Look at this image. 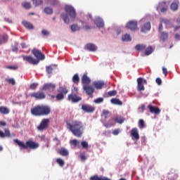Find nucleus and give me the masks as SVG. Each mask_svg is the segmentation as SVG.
Segmentation results:
<instances>
[{
	"label": "nucleus",
	"instance_id": "f257e3e1",
	"mask_svg": "<svg viewBox=\"0 0 180 180\" xmlns=\"http://www.w3.org/2000/svg\"><path fill=\"white\" fill-rule=\"evenodd\" d=\"M66 127L77 137H81L83 134L84 124L79 120H73L72 122H66Z\"/></svg>",
	"mask_w": 180,
	"mask_h": 180
},
{
	"label": "nucleus",
	"instance_id": "f03ea898",
	"mask_svg": "<svg viewBox=\"0 0 180 180\" xmlns=\"http://www.w3.org/2000/svg\"><path fill=\"white\" fill-rule=\"evenodd\" d=\"M32 53L37 58H34L32 56H22V59L30 64H39L40 60H44L46 58L45 54L41 50H39V49H32Z\"/></svg>",
	"mask_w": 180,
	"mask_h": 180
},
{
	"label": "nucleus",
	"instance_id": "7ed1b4c3",
	"mask_svg": "<svg viewBox=\"0 0 180 180\" xmlns=\"http://www.w3.org/2000/svg\"><path fill=\"white\" fill-rule=\"evenodd\" d=\"M56 84L52 82H47L44 84L42 86V91H37V92H32L31 96L35 98V99H45L46 95L44 91H54L56 89Z\"/></svg>",
	"mask_w": 180,
	"mask_h": 180
},
{
	"label": "nucleus",
	"instance_id": "20e7f679",
	"mask_svg": "<svg viewBox=\"0 0 180 180\" xmlns=\"http://www.w3.org/2000/svg\"><path fill=\"white\" fill-rule=\"evenodd\" d=\"M51 112V109L48 105H37L31 109V113L35 116H44L49 115Z\"/></svg>",
	"mask_w": 180,
	"mask_h": 180
},
{
	"label": "nucleus",
	"instance_id": "39448f33",
	"mask_svg": "<svg viewBox=\"0 0 180 180\" xmlns=\"http://www.w3.org/2000/svg\"><path fill=\"white\" fill-rule=\"evenodd\" d=\"M65 13H62L61 18L65 22V23H70V20L69 15L72 19H75L77 16L76 11L75 8H73V6H71L70 5H66V6H65Z\"/></svg>",
	"mask_w": 180,
	"mask_h": 180
},
{
	"label": "nucleus",
	"instance_id": "423d86ee",
	"mask_svg": "<svg viewBox=\"0 0 180 180\" xmlns=\"http://www.w3.org/2000/svg\"><path fill=\"white\" fill-rule=\"evenodd\" d=\"M14 142L19 146L20 148H31V150H36V148L39 147V143H38V142H34V141H27L25 143L22 141L14 139Z\"/></svg>",
	"mask_w": 180,
	"mask_h": 180
},
{
	"label": "nucleus",
	"instance_id": "0eeeda50",
	"mask_svg": "<svg viewBox=\"0 0 180 180\" xmlns=\"http://www.w3.org/2000/svg\"><path fill=\"white\" fill-rule=\"evenodd\" d=\"M68 92L69 89L68 88L65 86H60L56 95H52L51 98H56V101H63Z\"/></svg>",
	"mask_w": 180,
	"mask_h": 180
},
{
	"label": "nucleus",
	"instance_id": "6e6552de",
	"mask_svg": "<svg viewBox=\"0 0 180 180\" xmlns=\"http://www.w3.org/2000/svg\"><path fill=\"white\" fill-rule=\"evenodd\" d=\"M82 96H79V95H77V94H76L74 88L71 94H69L68 96V100L71 101V102H79V101H82Z\"/></svg>",
	"mask_w": 180,
	"mask_h": 180
},
{
	"label": "nucleus",
	"instance_id": "1a4fd4ad",
	"mask_svg": "<svg viewBox=\"0 0 180 180\" xmlns=\"http://www.w3.org/2000/svg\"><path fill=\"white\" fill-rule=\"evenodd\" d=\"M49 122H50V119L49 118H46V119H42L39 124L38 125V130H45V129H48L49 126Z\"/></svg>",
	"mask_w": 180,
	"mask_h": 180
},
{
	"label": "nucleus",
	"instance_id": "9d476101",
	"mask_svg": "<svg viewBox=\"0 0 180 180\" xmlns=\"http://www.w3.org/2000/svg\"><path fill=\"white\" fill-rule=\"evenodd\" d=\"M137 89L138 91H144L145 86L144 84H148L147 79H145L142 77L137 78Z\"/></svg>",
	"mask_w": 180,
	"mask_h": 180
},
{
	"label": "nucleus",
	"instance_id": "9b49d317",
	"mask_svg": "<svg viewBox=\"0 0 180 180\" xmlns=\"http://www.w3.org/2000/svg\"><path fill=\"white\" fill-rule=\"evenodd\" d=\"M83 89L86 92L87 95H89L91 98H93L94 92L95 91L94 86L88 84L87 85H83Z\"/></svg>",
	"mask_w": 180,
	"mask_h": 180
},
{
	"label": "nucleus",
	"instance_id": "f8f14e48",
	"mask_svg": "<svg viewBox=\"0 0 180 180\" xmlns=\"http://www.w3.org/2000/svg\"><path fill=\"white\" fill-rule=\"evenodd\" d=\"M127 29H130V30H136L138 27V23L135 20H129L128 23H127Z\"/></svg>",
	"mask_w": 180,
	"mask_h": 180
},
{
	"label": "nucleus",
	"instance_id": "ddd939ff",
	"mask_svg": "<svg viewBox=\"0 0 180 180\" xmlns=\"http://www.w3.org/2000/svg\"><path fill=\"white\" fill-rule=\"evenodd\" d=\"M98 47L94 43H87L84 46V50H88V51H96Z\"/></svg>",
	"mask_w": 180,
	"mask_h": 180
},
{
	"label": "nucleus",
	"instance_id": "4468645a",
	"mask_svg": "<svg viewBox=\"0 0 180 180\" xmlns=\"http://www.w3.org/2000/svg\"><path fill=\"white\" fill-rule=\"evenodd\" d=\"M167 9H168V6L167 5V2H165V1L160 2V4L157 7V10L158 11L160 10V11L162 13L167 12Z\"/></svg>",
	"mask_w": 180,
	"mask_h": 180
},
{
	"label": "nucleus",
	"instance_id": "2eb2a0df",
	"mask_svg": "<svg viewBox=\"0 0 180 180\" xmlns=\"http://www.w3.org/2000/svg\"><path fill=\"white\" fill-rule=\"evenodd\" d=\"M148 108L151 113L158 115L161 112V109L158 106H153V105H148Z\"/></svg>",
	"mask_w": 180,
	"mask_h": 180
},
{
	"label": "nucleus",
	"instance_id": "dca6fc26",
	"mask_svg": "<svg viewBox=\"0 0 180 180\" xmlns=\"http://www.w3.org/2000/svg\"><path fill=\"white\" fill-rule=\"evenodd\" d=\"M110 114V115H109V116H110V119H109V120H108L107 122H103V125L105 127H112V126H115V118L113 119V117H112L111 113Z\"/></svg>",
	"mask_w": 180,
	"mask_h": 180
},
{
	"label": "nucleus",
	"instance_id": "f3484780",
	"mask_svg": "<svg viewBox=\"0 0 180 180\" xmlns=\"http://www.w3.org/2000/svg\"><path fill=\"white\" fill-rule=\"evenodd\" d=\"M82 109L84 112H94L95 106H92V105L84 104L82 105Z\"/></svg>",
	"mask_w": 180,
	"mask_h": 180
},
{
	"label": "nucleus",
	"instance_id": "a211bd4d",
	"mask_svg": "<svg viewBox=\"0 0 180 180\" xmlns=\"http://www.w3.org/2000/svg\"><path fill=\"white\" fill-rule=\"evenodd\" d=\"M131 136L132 139H135V140H139V139H140L137 128H132L131 130Z\"/></svg>",
	"mask_w": 180,
	"mask_h": 180
},
{
	"label": "nucleus",
	"instance_id": "6ab92c4d",
	"mask_svg": "<svg viewBox=\"0 0 180 180\" xmlns=\"http://www.w3.org/2000/svg\"><path fill=\"white\" fill-rule=\"evenodd\" d=\"M82 82L84 84V85H88L89 84H91V78L88 77L87 74H84L82 77Z\"/></svg>",
	"mask_w": 180,
	"mask_h": 180
},
{
	"label": "nucleus",
	"instance_id": "aec40b11",
	"mask_svg": "<svg viewBox=\"0 0 180 180\" xmlns=\"http://www.w3.org/2000/svg\"><path fill=\"white\" fill-rule=\"evenodd\" d=\"M94 23L98 27H103L105 23L101 18H96L94 19Z\"/></svg>",
	"mask_w": 180,
	"mask_h": 180
},
{
	"label": "nucleus",
	"instance_id": "412c9836",
	"mask_svg": "<svg viewBox=\"0 0 180 180\" xmlns=\"http://www.w3.org/2000/svg\"><path fill=\"white\" fill-rule=\"evenodd\" d=\"M93 85L97 89H101L105 85V82L103 81H94V82L93 83Z\"/></svg>",
	"mask_w": 180,
	"mask_h": 180
},
{
	"label": "nucleus",
	"instance_id": "4be33fe9",
	"mask_svg": "<svg viewBox=\"0 0 180 180\" xmlns=\"http://www.w3.org/2000/svg\"><path fill=\"white\" fill-rule=\"evenodd\" d=\"M151 29V23L150 22H147L144 23L143 26H141V32H146V30H150Z\"/></svg>",
	"mask_w": 180,
	"mask_h": 180
},
{
	"label": "nucleus",
	"instance_id": "5701e85b",
	"mask_svg": "<svg viewBox=\"0 0 180 180\" xmlns=\"http://www.w3.org/2000/svg\"><path fill=\"white\" fill-rule=\"evenodd\" d=\"M11 135L9 129H4V132L0 129V137L2 139H4V137H11Z\"/></svg>",
	"mask_w": 180,
	"mask_h": 180
},
{
	"label": "nucleus",
	"instance_id": "b1692460",
	"mask_svg": "<svg viewBox=\"0 0 180 180\" xmlns=\"http://www.w3.org/2000/svg\"><path fill=\"white\" fill-rule=\"evenodd\" d=\"M22 24L26 29H29V30L34 29V26L32 23H30V22H28L27 20H22Z\"/></svg>",
	"mask_w": 180,
	"mask_h": 180
},
{
	"label": "nucleus",
	"instance_id": "393cba45",
	"mask_svg": "<svg viewBox=\"0 0 180 180\" xmlns=\"http://www.w3.org/2000/svg\"><path fill=\"white\" fill-rule=\"evenodd\" d=\"M169 37V33L167 32H161L160 33V40L162 41H165V40H167Z\"/></svg>",
	"mask_w": 180,
	"mask_h": 180
},
{
	"label": "nucleus",
	"instance_id": "a878e982",
	"mask_svg": "<svg viewBox=\"0 0 180 180\" xmlns=\"http://www.w3.org/2000/svg\"><path fill=\"white\" fill-rule=\"evenodd\" d=\"M90 180H111L108 177L99 176H91Z\"/></svg>",
	"mask_w": 180,
	"mask_h": 180
},
{
	"label": "nucleus",
	"instance_id": "bb28decb",
	"mask_svg": "<svg viewBox=\"0 0 180 180\" xmlns=\"http://www.w3.org/2000/svg\"><path fill=\"white\" fill-rule=\"evenodd\" d=\"M110 102L115 105H122V101L119 98H112Z\"/></svg>",
	"mask_w": 180,
	"mask_h": 180
},
{
	"label": "nucleus",
	"instance_id": "cd10ccee",
	"mask_svg": "<svg viewBox=\"0 0 180 180\" xmlns=\"http://www.w3.org/2000/svg\"><path fill=\"white\" fill-rule=\"evenodd\" d=\"M72 82H74V84H78L79 81H80V77L79 75V74H75L72 78Z\"/></svg>",
	"mask_w": 180,
	"mask_h": 180
},
{
	"label": "nucleus",
	"instance_id": "c85d7f7f",
	"mask_svg": "<svg viewBox=\"0 0 180 180\" xmlns=\"http://www.w3.org/2000/svg\"><path fill=\"white\" fill-rule=\"evenodd\" d=\"M124 120H125L124 117H121L120 116H115L114 117L115 124L116 122L123 123Z\"/></svg>",
	"mask_w": 180,
	"mask_h": 180
},
{
	"label": "nucleus",
	"instance_id": "c756f323",
	"mask_svg": "<svg viewBox=\"0 0 180 180\" xmlns=\"http://www.w3.org/2000/svg\"><path fill=\"white\" fill-rule=\"evenodd\" d=\"M0 112L4 115L9 113L10 110L6 106H0Z\"/></svg>",
	"mask_w": 180,
	"mask_h": 180
},
{
	"label": "nucleus",
	"instance_id": "7c9ffc66",
	"mask_svg": "<svg viewBox=\"0 0 180 180\" xmlns=\"http://www.w3.org/2000/svg\"><path fill=\"white\" fill-rule=\"evenodd\" d=\"M103 115H104L105 117L104 122H108V117H109L110 112H109V110H107L106 109H104L103 110Z\"/></svg>",
	"mask_w": 180,
	"mask_h": 180
},
{
	"label": "nucleus",
	"instance_id": "2f4dec72",
	"mask_svg": "<svg viewBox=\"0 0 180 180\" xmlns=\"http://www.w3.org/2000/svg\"><path fill=\"white\" fill-rule=\"evenodd\" d=\"M58 153L60 154V155H68L69 154L68 150H67L65 148H61L60 150H58Z\"/></svg>",
	"mask_w": 180,
	"mask_h": 180
},
{
	"label": "nucleus",
	"instance_id": "473e14b6",
	"mask_svg": "<svg viewBox=\"0 0 180 180\" xmlns=\"http://www.w3.org/2000/svg\"><path fill=\"white\" fill-rule=\"evenodd\" d=\"M122 40L123 41H131V37L130 34H126L122 36Z\"/></svg>",
	"mask_w": 180,
	"mask_h": 180
},
{
	"label": "nucleus",
	"instance_id": "72a5a7b5",
	"mask_svg": "<svg viewBox=\"0 0 180 180\" xmlns=\"http://www.w3.org/2000/svg\"><path fill=\"white\" fill-rule=\"evenodd\" d=\"M44 12L48 15H51L53 12V8H50L49 6H46V8H44Z\"/></svg>",
	"mask_w": 180,
	"mask_h": 180
},
{
	"label": "nucleus",
	"instance_id": "f704fd0d",
	"mask_svg": "<svg viewBox=\"0 0 180 180\" xmlns=\"http://www.w3.org/2000/svg\"><path fill=\"white\" fill-rule=\"evenodd\" d=\"M146 46L145 44H136V50H138L139 51H141L142 50H145Z\"/></svg>",
	"mask_w": 180,
	"mask_h": 180
},
{
	"label": "nucleus",
	"instance_id": "c9c22d12",
	"mask_svg": "<svg viewBox=\"0 0 180 180\" xmlns=\"http://www.w3.org/2000/svg\"><path fill=\"white\" fill-rule=\"evenodd\" d=\"M153 49L151 46H149L145 51V54L146 56H149L150 54H151V53H153Z\"/></svg>",
	"mask_w": 180,
	"mask_h": 180
},
{
	"label": "nucleus",
	"instance_id": "e433bc0d",
	"mask_svg": "<svg viewBox=\"0 0 180 180\" xmlns=\"http://www.w3.org/2000/svg\"><path fill=\"white\" fill-rule=\"evenodd\" d=\"M172 11H177L179 8V4L177 2H173L170 6Z\"/></svg>",
	"mask_w": 180,
	"mask_h": 180
},
{
	"label": "nucleus",
	"instance_id": "4c0bfd02",
	"mask_svg": "<svg viewBox=\"0 0 180 180\" xmlns=\"http://www.w3.org/2000/svg\"><path fill=\"white\" fill-rule=\"evenodd\" d=\"M81 27L79 25H71V30L72 32H77V30H80Z\"/></svg>",
	"mask_w": 180,
	"mask_h": 180
},
{
	"label": "nucleus",
	"instance_id": "58836bf2",
	"mask_svg": "<svg viewBox=\"0 0 180 180\" xmlns=\"http://www.w3.org/2000/svg\"><path fill=\"white\" fill-rule=\"evenodd\" d=\"M5 80L9 84H11V85H15L16 83L14 78H6Z\"/></svg>",
	"mask_w": 180,
	"mask_h": 180
},
{
	"label": "nucleus",
	"instance_id": "ea45409f",
	"mask_svg": "<svg viewBox=\"0 0 180 180\" xmlns=\"http://www.w3.org/2000/svg\"><path fill=\"white\" fill-rule=\"evenodd\" d=\"M22 6L25 8V9H30V8H32V5L30 4V2H23L22 4Z\"/></svg>",
	"mask_w": 180,
	"mask_h": 180
},
{
	"label": "nucleus",
	"instance_id": "a19ab883",
	"mask_svg": "<svg viewBox=\"0 0 180 180\" xmlns=\"http://www.w3.org/2000/svg\"><path fill=\"white\" fill-rule=\"evenodd\" d=\"M139 126L140 129H143V127H145L146 124L143 119H139Z\"/></svg>",
	"mask_w": 180,
	"mask_h": 180
},
{
	"label": "nucleus",
	"instance_id": "79ce46f5",
	"mask_svg": "<svg viewBox=\"0 0 180 180\" xmlns=\"http://www.w3.org/2000/svg\"><path fill=\"white\" fill-rule=\"evenodd\" d=\"M117 91L116 89H113L112 91H108V96H115L117 95Z\"/></svg>",
	"mask_w": 180,
	"mask_h": 180
},
{
	"label": "nucleus",
	"instance_id": "37998d69",
	"mask_svg": "<svg viewBox=\"0 0 180 180\" xmlns=\"http://www.w3.org/2000/svg\"><path fill=\"white\" fill-rule=\"evenodd\" d=\"M53 70V68L52 65H46V71L48 74H51Z\"/></svg>",
	"mask_w": 180,
	"mask_h": 180
},
{
	"label": "nucleus",
	"instance_id": "c03bdc74",
	"mask_svg": "<svg viewBox=\"0 0 180 180\" xmlns=\"http://www.w3.org/2000/svg\"><path fill=\"white\" fill-rule=\"evenodd\" d=\"M82 27L84 29H85V30H89V29H91V26H89L88 23L84 22H82Z\"/></svg>",
	"mask_w": 180,
	"mask_h": 180
},
{
	"label": "nucleus",
	"instance_id": "a18cd8bd",
	"mask_svg": "<svg viewBox=\"0 0 180 180\" xmlns=\"http://www.w3.org/2000/svg\"><path fill=\"white\" fill-rule=\"evenodd\" d=\"M56 162L61 167H63L65 165L64 160L63 159H56Z\"/></svg>",
	"mask_w": 180,
	"mask_h": 180
},
{
	"label": "nucleus",
	"instance_id": "49530a36",
	"mask_svg": "<svg viewBox=\"0 0 180 180\" xmlns=\"http://www.w3.org/2000/svg\"><path fill=\"white\" fill-rule=\"evenodd\" d=\"M6 68L8 70H18V65H6Z\"/></svg>",
	"mask_w": 180,
	"mask_h": 180
},
{
	"label": "nucleus",
	"instance_id": "de8ad7c7",
	"mask_svg": "<svg viewBox=\"0 0 180 180\" xmlns=\"http://www.w3.org/2000/svg\"><path fill=\"white\" fill-rule=\"evenodd\" d=\"M70 143L72 144V146H75V147H77L78 146L79 142L77 139H72V141H70Z\"/></svg>",
	"mask_w": 180,
	"mask_h": 180
},
{
	"label": "nucleus",
	"instance_id": "09e8293b",
	"mask_svg": "<svg viewBox=\"0 0 180 180\" xmlns=\"http://www.w3.org/2000/svg\"><path fill=\"white\" fill-rule=\"evenodd\" d=\"M160 22H163L165 25H169L171 23L169 19H165L164 18H160Z\"/></svg>",
	"mask_w": 180,
	"mask_h": 180
},
{
	"label": "nucleus",
	"instance_id": "8fccbe9b",
	"mask_svg": "<svg viewBox=\"0 0 180 180\" xmlns=\"http://www.w3.org/2000/svg\"><path fill=\"white\" fill-rule=\"evenodd\" d=\"M81 144L83 148H88L89 147L88 142H86V141H82Z\"/></svg>",
	"mask_w": 180,
	"mask_h": 180
},
{
	"label": "nucleus",
	"instance_id": "3c124183",
	"mask_svg": "<svg viewBox=\"0 0 180 180\" xmlns=\"http://www.w3.org/2000/svg\"><path fill=\"white\" fill-rule=\"evenodd\" d=\"M39 84L37 82H33L32 84H31V85H30V88L31 89H36V88H37Z\"/></svg>",
	"mask_w": 180,
	"mask_h": 180
},
{
	"label": "nucleus",
	"instance_id": "603ef678",
	"mask_svg": "<svg viewBox=\"0 0 180 180\" xmlns=\"http://www.w3.org/2000/svg\"><path fill=\"white\" fill-rule=\"evenodd\" d=\"M103 101H104V99L102 97L97 98L96 99H94L95 103H101L102 102H103Z\"/></svg>",
	"mask_w": 180,
	"mask_h": 180
},
{
	"label": "nucleus",
	"instance_id": "864d4df0",
	"mask_svg": "<svg viewBox=\"0 0 180 180\" xmlns=\"http://www.w3.org/2000/svg\"><path fill=\"white\" fill-rule=\"evenodd\" d=\"M12 50L13 51H15V52L18 51L19 49H18V43H16L15 44H14V46H13Z\"/></svg>",
	"mask_w": 180,
	"mask_h": 180
},
{
	"label": "nucleus",
	"instance_id": "5fc2aeb1",
	"mask_svg": "<svg viewBox=\"0 0 180 180\" xmlns=\"http://www.w3.org/2000/svg\"><path fill=\"white\" fill-rule=\"evenodd\" d=\"M162 23H164V22H161V19H160V23L159 25V32H160V36L163 29Z\"/></svg>",
	"mask_w": 180,
	"mask_h": 180
},
{
	"label": "nucleus",
	"instance_id": "6e6d98bb",
	"mask_svg": "<svg viewBox=\"0 0 180 180\" xmlns=\"http://www.w3.org/2000/svg\"><path fill=\"white\" fill-rule=\"evenodd\" d=\"M156 83L158 84V85H161V84H162V81L161 78L160 77L156 78Z\"/></svg>",
	"mask_w": 180,
	"mask_h": 180
},
{
	"label": "nucleus",
	"instance_id": "4d7b16f0",
	"mask_svg": "<svg viewBox=\"0 0 180 180\" xmlns=\"http://www.w3.org/2000/svg\"><path fill=\"white\" fill-rule=\"evenodd\" d=\"M162 71H163V74H165V77H167L168 74L167 68H166L165 67H163Z\"/></svg>",
	"mask_w": 180,
	"mask_h": 180
},
{
	"label": "nucleus",
	"instance_id": "13d9d810",
	"mask_svg": "<svg viewBox=\"0 0 180 180\" xmlns=\"http://www.w3.org/2000/svg\"><path fill=\"white\" fill-rule=\"evenodd\" d=\"M42 34H44V36H49V32H48V30H46L45 29H44L42 30Z\"/></svg>",
	"mask_w": 180,
	"mask_h": 180
},
{
	"label": "nucleus",
	"instance_id": "bf43d9fd",
	"mask_svg": "<svg viewBox=\"0 0 180 180\" xmlns=\"http://www.w3.org/2000/svg\"><path fill=\"white\" fill-rule=\"evenodd\" d=\"M7 123L5 120H0V126H6Z\"/></svg>",
	"mask_w": 180,
	"mask_h": 180
},
{
	"label": "nucleus",
	"instance_id": "052dcab7",
	"mask_svg": "<svg viewBox=\"0 0 180 180\" xmlns=\"http://www.w3.org/2000/svg\"><path fill=\"white\" fill-rule=\"evenodd\" d=\"M80 158H81V160L82 161L86 160V156H85V155H81Z\"/></svg>",
	"mask_w": 180,
	"mask_h": 180
},
{
	"label": "nucleus",
	"instance_id": "680f3d73",
	"mask_svg": "<svg viewBox=\"0 0 180 180\" xmlns=\"http://www.w3.org/2000/svg\"><path fill=\"white\" fill-rule=\"evenodd\" d=\"M8 39V37L7 34H4V35L3 36V40H4V41H7Z\"/></svg>",
	"mask_w": 180,
	"mask_h": 180
},
{
	"label": "nucleus",
	"instance_id": "e2e57ef3",
	"mask_svg": "<svg viewBox=\"0 0 180 180\" xmlns=\"http://www.w3.org/2000/svg\"><path fill=\"white\" fill-rule=\"evenodd\" d=\"M74 91H75V94H77L78 95V91H79L78 86H74Z\"/></svg>",
	"mask_w": 180,
	"mask_h": 180
},
{
	"label": "nucleus",
	"instance_id": "0e129e2a",
	"mask_svg": "<svg viewBox=\"0 0 180 180\" xmlns=\"http://www.w3.org/2000/svg\"><path fill=\"white\" fill-rule=\"evenodd\" d=\"M120 131L119 129H114V131H112L113 134H119Z\"/></svg>",
	"mask_w": 180,
	"mask_h": 180
},
{
	"label": "nucleus",
	"instance_id": "69168bd1",
	"mask_svg": "<svg viewBox=\"0 0 180 180\" xmlns=\"http://www.w3.org/2000/svg\"><path fill=\"white\" fill-rule=\"evenodd\" d=\"M21 47L22 49H26L27 48V44L26 43H21Z\"/></svg>",
	"mask_w": 180,
	"mask_h": 180
},
{
	"label": "nucleus",
	"instance_id": "338daca9",
	"mask_svg": "<svg viewBox=\"0 0 180 180\" xmlns=\"http://www.w3.org/2000/svg\"><path fill=\"white\" fill-rule=\"evenodd\" d=\"M176 39H177V40H179L180 39V34L179 33H176L175 35Z\"/></svg>",
	"mask_w": 180,
	"mask_h": 180
},
{
	"label": "nucleus",
	"instance_id": "774afa93",
	"mask_svg": "<svg viewBox=\"0 0 180 180\" xmlns=\"http://www.w3.org/2000/svg\"><path fill=\"white\" fill-rule=\"evenodd\" d=\"M174 27V30H178V29H180V26H173Z\"/></svg>",
	"mask_w": 180,
	"mask_h": 180
}]
</instances>
